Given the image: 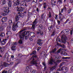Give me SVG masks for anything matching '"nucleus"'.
<instances>
[{
  "mask_svg": "<svg viewBox=\"0 0 73 73\" xmlns=\"http://www.w3.org/2000/svg\"><path fill=\"white\" fill-rule=\"evenodd\" d=\"M40 49H41V47H39L38 48L37 50H39Z\"/></svg>",
  "mask_w": 73,
  "mask_h": 73,
  "instance_id": "obj_49",
  "label": "nucleus"
},
{
  "mask_svg": "<svg viewBox=\"0 0 73 73\" xmlns=\"http://www.w3.org/2000/svg\"><path fill=\"white\" fill-rule=\"evenodd\" d=\"M6 42H7V39H3L1 42V45H5V44L6 43Z\"/></svg>",
  "mask_w": 73,
  "mask_h": 73,
  "instance_id": "obj_12",
  "label": "nucleus"
},
{
  "mask_svg": "<svg viewBox=\"0 0 73 73\" xmlns=\"http://www.w3.org/2000/svg\"><path fill=\"white\" fill-rule=\"evenodd\" d=\"M4 26L5 27H6V26H7V24H6L5 23L4 24Z\"/></svg>",
  "mask_w": 73,
  "mask_h": 73,
  "instance_id": "obj_60",
  "label": "nucleus"
},
{
  "mask_svg": "<svg viewBox=\"0 0 73 73\" xmlns=\"http://www.w3.org/2000/svg\"><path fill=\"white\" fill-rule=\"evenodd\" d=\"M29 40H30V41H32L33 40L32 38H30Z\"/></svg>",
  "mask_w": 73,
  "mask_h": 73,
  "instance_id": "obj_59",
  "label": "nucleus"
},
{
  "mask_svg": "<svg viewBox=\"0 0 73 73\" xmlns=\"http://www.w3.org/2000/svg\"><path fill=\"white\" fill-rule=\"evenodd\" d=\"M61 54H63L64 56H67V53L66 52H62L61 53Z\"/></svg>",
  "mask_w": 73,
  "mask_h": 73,
  "instance_id": "obj_30",
  "label": "nucleus"
},
{
  "mask_svg": "<svg viewBox=\"0 0 73 73\" xmlns=\"http://www.w3.org/2000/svg\"><path fill=\"white\" fill-rule=\"evenodd\" d=\"M19 43L20 44H21L23 43V41L21 40H19Z\"/></svg>",
  "mask_w": 73,
  "mask_h": 73,
  "instance_id": "obj_35",
  "label": "nucleus"
},
{
  "mask_svg": "<svg viewBox=\"0 0 73 73\" xmlns=\"http://www.w3.org/2000/svg\"><path fill=\"white\" fill-rule=\"evenodd\" d=\"M35 72H36V70H33L32 71V72H33V73H35Z\"/></svg>",
  "mask_w": 73,
  "mask_h": 73,
  "instance_id": "obj_57",
  "label": "nucleus"
},
{
  "mask_svg": "<svg viewBox=\"0 0 73 73\" xmlns=\"http://www.w3.org/2000/svg\"><path fill=\"white\" fill-rule=\"evenodd\" d=\"M22 25L21 23L20 22H18L16 24H15V23H13V25L12 26V29L13 31H15L16 30V28L17 27H19L20 28L21 27Z\"/></svg>",
  "mask_w": 73,
  "mask_h": 73,
  "instance_id": "obj_3",
  "label": "nucleus"
},
{
  "mask_svg": "<svg viewBox=\"0 0 73 73\" xmlns=\"http://www.w3.org/2000/svg\"><path fill=\"white\" fill-rule=\"evenodd\" d=\"M61 51V49H60L57 51L58 53H60V51Z\"/></svg>",
  "mask_w": 73,
  "mask_h": 73,
  "instance_id": "obj_50",
  "label": "nucleus"
},
{
  "mask_svg": "<svg viewBox=\"0 0 73 73\" xmlns=\"http://www.w3.org/2000/svg\"><path fill=\"white\" fill-rule=\"evenodd\" d=\"M53 62H54V61L53 60V59L52 58H51V59L50 61V64H52Z\"/></svg>",
  "mask_w": 73,
  "mask_h": 73,
  "instance_id": "obj_20",
  "label": "nucleus"
},
{
  "mask_svg": "<svg viewBox=\"0 0 73 73\" xmlns=\"http://www.w3.org/2000/svg\"><path fill=\"white\" fill-rule=\"evenodd\" d=\"M17 11H18L19 12H21L22 11V7H17Z\"/></svg>",
  "mask_w": 73,
  "mask_h": 73,
  "instance_id": "obj_16",
  "label": "nucleus"
},
{
  "mask_svg": "<svg viewBox=\"0 0 73 73\" xmlns=\"http://www.w3.org/2000/svg\"><path fill=\"white\" fill-rule=\"evenodd\" d=\"M38 30H39V31L37 32V34H39V33H40L41 36H43V32L41 31L42 30V28H43V26L42 25H40L39 27H38Z\"/></svg>",
  "mask_w": 73,
  "mask_h": 73,
  "instance_id": "obj_4",
  "label": "nucleus"
},
{
  "mask_svg": "<svg viewBox=\"0 0 73 73\" xmlns=\"http://www.w3.org/2000/svg\"><path fill=\"white\" fill-rule=\"evenodd\" d=\"M71 71H72V72H73V66L71 67Z\"/></svg>",
  "mask_w": 73,
  "mask_h": 73,
  "instance_id": "obj_47",
  "label": "nucleus"
},
{
  "mask_svg": "<svg viewBox=\"0 0 73 73\" xmlns=\"http://www.w3.org/2000/svg\"><path fill=\"white\" fill-rule=\"evenodd\" d=\"M42 6V4H40L38 5V7H41Z\"/></svg>",
  "mask_w": 73,
  "mask_h": 73,
  "instance_id": "obj_58",
  "label": "nucleus"
},
{
  "mask_svg": "<svg viewBox=\"0 0 73 73\" xmlns=\"http://www.w3.org/2000/svg\"><path fill=\"white\" fill-rule=\"evenodd\" d=\"M67 12L68 13H70L71 12V9H69L67 11Z\"/></svg>",
  "mask_w": 73,
  "mask_h": 73,
  "instance_id": "obj_33",
  "label": "nucleus"
},
{
  "mask_svg": "<svg viewBox=\"0 0 73 73\" xmlns=\"http://www.w3.org/2000/svg\"><path fill=\"white\" fill-rule=\"evenodd\" d=\"M56 3V2H55L53 0H51V3L52 4V3Z\"/></svg>",
  "mask_w": 73,
  "mask_h": 73,
  "instance_id": "obj_39",
  "label": "nucleus"
},
{
  "mask_svg": "<svg viewBox=\"0 0 73 73\" xmlns=\"http://www.w3.org/2000/svg\"><path fill=\"white\" fill-rule=\"evenodd\" d=\"M57 23H58V24L60 25V21L58 20L57 21Z\"/></svg>",
  "mask_w": 73,
  "mask_h": 73,
  "instance_id": "obj_51",
  "label": "nucleus"
},
{
  "mask_svg": "<svg viewBox=\"0 0 73 73\" xmlns=\"http://www.w3.org/2000/svg\"><path fill=\"white\" fill-rule=\"evenodd\" d=\"M7 61L8 62H11V58H9V56L7 58Z\"/></svg>",
  "mask_w": 73,
  "mask_h": 73,
  "instance_id": "obj_28",
  "label": "nucleus"
},
{
  "mask_svg": "<svg viewBox=\"0 0 73 73\" xmlns=\"http://www.w3.org/2000/svg\"><path fill=\"white\" fill-rule=\"evenodd\" d=\"M13 45H17V43H16V42H13Z\"/></svg>",
  "mask_w": 73,
  "mask_h": 73,
  "instance_id": "obj_41",
  "label": "nucleus"
},
{
  "mask_svg": "<svg viewBox=\"0 0 73 73\" xmlns=\"http://www.w3.org/2000/svg\"><path fill=\"white\" fill-rule=\"evenodd\" d=\"M37 24V20L36 19L33 23V25L32 26V29H35V25H36Z\"/></svg>",
  "mask_w": 73,
  "mask_h": 73,
  "instance_id": "obj_7",
  "label": "nucleus"
},
{
  "mask_svg": "<svg viewBox=\"0 0 73 73\" xmlns=\"http://www.w3.org/2000/svg\"><path fill=\"white\" fill-rule=\"evenodd\" d=\"M42 41V40L40 39H38V43H39V42H41Z\"/></svg>",
  "mask_w": 73,
  "mask_h": 73,
  "instance_id": "obj_37",
  "label": "nucleus"
},
{
  "mask_svg": "<svg viewBox=\"0 0 73 73\" xmlns=\"http://www.w3.org/2000/svg\"><path fill=\"white\" fill-rule=\"evenodd\" d=\"M38 45H40V46H41V45H42V42H40L39 43H38Z\"/></svg>",
  "mask_w": 73,
  "mask_h": 73,
  "instance_id": "obj_36",
  "label": "nucleus"
},
{
  "mask_svg": "<svg viewBox=\"0 0 73 73\" xmlns=\"http://www.w3.org/2000/svg\"><path fill=\"white\" fill-rule=\"evenodd\" d=\"M48 15L49 17H51L52 16L51 15V13H50V12L49 13V14Z\"/></svg>",
  "mask_w": 73,
  "mask_h": 73,
  "instance_id": "obj_45",
  "label": "nucleus"
},
{
  "mask_svg": "<svg viewBox=\"0 0 73 73\" xmlns=\"http://www.w3.org/2000/svg\"><path fill=\"white\" fill-rule=\"evenodd\" d=\"M16 61H19L20 62V59H19V60H16Z\"/></svg>",
  "mask_w": 73,
  "mask_h": 73,
  "instance_id": "obj_62",
  "label": "nucleus"
},
{
  "mask_svg": "<svg viewBox=\"0 0 73 73\" xmlns=\"http://www.w3.org/2000/svg\"><path fill=\"white\" fill-rule=\"evenodd\" d=\"M4 27L3 26H2L0 27V31L1 32H2L4 31Z\"/></svg>",
  "mask_w": 73,
  "mask_h": 73,
  "instance_id": "obj_21",
  "label": "nucleus"
},
{
  "mask_svg": "<svg viewBox=\"0 0 73 73\" xmlns=\"http://www.w3.org/2000/svg\"><path fill=\"white\" fill-rule=\"evenodd\" d=\"M9 45L10 46H12V45H13V42L10 43Z\"/></svg>",
  "mask_w": 73,
  "mask_h": 73,
  "instance_id": "obj_44",
  "label": "nucleus"
},
{
  "mask_svg": "<svg viewBox=\"0 0 73 73\" xmlns=\"http://www.w3.org/2000/svg\"><path fill=\"white\" fill-rule=\"evenodd\" d=\"M12 70H11L10 69L8 71L9 73H11V71Z\"/></svg>",
  "mask_w": 73,
  "mask_h": 73,
  "instance_id": "obj_54",
  "label": "nucleus"
},
{
  "mask_svg": "<svg viewBox=\"0 0 73 73\" xmlns=\"http://www.w3.org/2000/svg\"><path fill=\"white\" fill-rule=\"evenodd\" d=\"M62 3V0H58V3L59 4H61Z\"/></svg>",
  "mask_w": 73,
  "mask_h": 73,
  "instance_id": "obj_27",
  "label": "nucleus"
},
{
  "mask_svg": "<svg viewBox=\"0 0 73 73\" xmlns=\"http://www.w3.org/2000/svg\"><path fill=\"white\" fill-rule=\"evenodd\" d=\"M62 17H64V15H62V14H61V13H59V19L61 21L62 20Z\"/></svg>",
  "mask_w": 73,
  "mask_h": 73,
  "instance_id": "obj_13",
  "label": "nucleus"
},
{
  "mask_svg": "<svg viewBox=\"0 0 73 73\" xmlns=\"http://www.w3.org/2000/svg\"><path fill=\"white\" fill-rule=\"evenodd\" d=\"M7 39H8L9 37V36H8V35H7Z\"/></svg>",
  "mask_w": 73,
  "mask_h": 73,
  "instance_id": "obj_61",
  "label": "nucleus"
},
{
  "mask_svg": "<svg viewBox=\"0 0 73 73\" xmlns=\"http://www.w3.org/2000/svg\"><path fill=\"white\" fill-rule=\"evenodd\" d=\"M65 35H68L69 33V31L67 29H64L63 31Z\"/></svg>",
  "mask_w": 73,
  "mask_h": 73,
  "instance_id": "obj_19",
  "label": "nucleus"
},
{
  "mask_svg": "<svg viewBox=\"0 0 73 73\" xmlns=\"http://www.w3.org/2000/svg\"><path fill=\"white\" fill-rule=\"evenodd\" d=\"M56 48H54V50H52V52H55L56 51Z\"/></svg>",
  "mask_w": 73,
  "mask_h": 73,
  "instance_id": "obj_46",
  "label": "nucleus"
},
{
  "mask_svg": "<svg viewBox=\"0 0 73 73\" xmlns=\"http://www.w3.org/2000/svg\"><path fill=\"white\" fill-rule=\"evenodd\" d=\"M7 20V17L3 18L2 19V23H3L4 22H5Z\"/></svg>",
  "mask_w": 73,
  "mask_h": 73,
  "instance_id": "obj_14",
  "label": "nucleus"
},
{
  "mask_svg": "<svg viewBox=\"0 0 73 73\" xmlns=\"http://www.w3.org/2000/svg\"><path fill=\"white\" fill-rule=\"evenodd\" d=\"M59 70V71H62V72H67L68 71V68L65 66L62 67H60Z\"/></svg>",
  "mask_w": 73,
  "mask_h": 73,
  "instance_id": "obj_5",
  "label": "nucleus"
},
{
  "mask_svg": "<svg viewBox=\"0 0 73 73\" xmlns=\"http://www.w3.org/2000/svg\"><path fill=\"white\" fill-rule=\"evenodd\" d=\"M4 12L1 11V13L0 14L2 16H5L7 15L8 14V13L10 12L11 11L9 10V8L8 7L5 6L4 7Z\"/></svg>",
  "mask_w": 73,
  "mask_h": 73,
  "instance_id": "obj_1",
  "label": "nucleus"
},
{
  "mask_svg": "<svg viewBox=\"0 0 73 73\" xmlns=\"http://www.w3.org/2000/svg\"><path fill=\"white\" fill-rule=\"evenodd\" d=\"M71 2L72 3H73V0H71Z\"/></svg>",
  "mask_w": 73,
  "mask_h": 73,
  "instance_id": "obj_63",
  "label": "nucleus"
},
{
  "mask_svg": "<svg viewBox=\"0 0 73 73\" xmlns=\"http://www.w3.org/2000/svg\"><path fill=\"white\" fill-rule=\"evenodd\" d=\"M21 31L20 32V36L21 38V39H23V38H24V37H25V33H26V35H29V34H33V35H35V33L33 32H31V33L30 31H27L26 32H24L23 33H21Z\"/></svg>",
  "mask_w": 73,
  "mask_h": 73,
  "instance_id": "obj_2",
  "label": "nucleus"
},
{
  "mask_svg": "<svg viewBox=\"0 0 73 73\" xmlns=\"http://www.w3.org/2000/svg\"><path fill=\"white\" fill-rule=\"evenodd\" d=\"M70 35H72V34H73V33L72 32V30H71V31H70Z\"/></svg>",
  "mask_w": 73,
  "mask_h": 73,
  "instance_id": "obj_52",
  "label": "nucleus"
},
{
  "mask_svg": "<svg viewBox=\"0 0 73 73\" xmlns=\"http://www.w3.org/2000/svg\"><path fill=\"white\" fill-rule=\"evenodd\" d=\"M26 69H27V70L28 69H29V67H26Z\"/></svg>",
  "mask_w": 73,
  "mask_h": 73,
  "instance_id": "obj_64",
  "label": "nucleus"
},
{
  "mask_svg": "<svg viewBox=\"0 0 73 73\" xmlns=\"http://www.w3.org/2000/svg\"><path fill=\"white\" fill-rule=\"evenodd\" d=\"M46 3H44L43 4V8L44 9L46 8Z\"/></svg>",
  "mask_w": 73,
  "mask_h": 73,
  "instance_id": "obj_29",
  "label": "nucleus"
},
{
  "mask_svg": "<svg viewBox=\"0 0 73 73\" xmlns=\"http://www.w3.org/2000/svg\"><path fill=\"white\" fill-rule=\"evenodd\" d=\"M7 1L9 2H8V5L9 7H11L12 6V2H11V1L10 0H7Z\"/></svg>",
  "mask_w": 73,
  "mask_h": 73,
  "instance_id": "obj_15",
  "label": "nucleus"
},
{
  "mask_svg": "<svg viewBox=\"0 0 73 73\" xmlns=\"http://www.w3.org/2000/svg\"><path fill=\"white\" fill-rule=\"evenodd\" d=\"M11 28H12V25H8L7 27L6 31H10Z\"/></svg>",
  "mask_w": 73,
  "mask_h": 73,
  "instance_id": "obj_11",
  "label": "nucleus"
},
{
  "mask_svg": "<svg viewBox=\"0 0 73 73\" xmlns=\"http://www.w3.org/2000/svg\"><path fill=\"white\" fill-rule=\"evenodd\" d=\"M57 62H60L61 60H58L57 61Z\"/></svg>",
  "mask_w": 73,
  "mask_h": 73,
  "instance_id": "obj_53",
  "label": "nucleus"
},
{
  "mask_svg": "<svg viewBox=\"0 0 73 73\" xmlns=\"http://www.w3.org/2000/svg\"><path fill=\"white\" fill-rule=\"evenodd\" d=\"M36 54V51H34L33 52L32 54H31L30 55L31 56V55L32 54Z\"/></svg>",
  "mask_w": 73,
  "mask_h": 73,
  "instance_id": "obj_32",
  "label": "nucleus"
},
{
  "mask_svg": "<svg viewBox=\"0 0 73 73\" xmlns=\"http://www.w3.org/2000/svg\"><path fill=\"white\" fill-rule=\"evenodd\" d=\"M11 57L12 58H14V56L13 55H11Z\"/></svg>",
  "mask_w": 73,
  "mask_h": 73,
  "instance_id": "obj_56",
  "label": "nucleus"
},
{
  "mask_svg": "<svg viewBox=\"0 0 73 73\" xmlns=\"http://www.w3.org/2000/svg\"><path fill=\"white\" fill-rule=\"evenodd\" d=\"M12 19H10L9 21V25H12Z\"/></svg>",
  "mask_w": 73,
  "mask_h": 73,
  "instance_id": "obj_26",
  "label": "nucleus"
},
{
  "mask_svg": "<svg viewBox=\"0 0 73 73\" xmlns=\"http://www.w3.org/2000/svg\"><path fill=\"white\" fill-rule=\"evenodd\" d=\"M66 36L64 37L63 36H62V42L65 43L66 42Z\"/></svg>",
  "mask_w": 73,
  "mask_h": 73,
  "instance_id": "obj_10",
  "label": "nucleus"
},
{
  "mask_svg": "<svg viewBox=\"0 0 73 73\" xmlns=\"http://www.w3.org/2000/svg\"><path fill=\"white\" fill-rule=\"evenodd\" d=\"M2 73H7V71L4 70L2 72Z\"/></svg>",
  "mask_w": 73,
  "mask_h": 73,
  "instance_id": "obj_43",
  "label": "nucleus"
},
{
  "mask_svg": "<svg viewBox=\"0 0 73 73\" xmlns=\"http://www.w3.org/2000/svg\"><path fill=\"white\" fill-rule=\"evenodd\" d=\"M4 47H2L1 48H0V52H4Z\"/></svg>",
  "mask_w": 73,
  "mask_h": 73,
  "instance_id": "obj_22",
  "label": "nucleus"
},
{
  "mask_svg": "<svg viewBox=\"0 0 73 73\" xmlns=\"http://www.w3.org/2000/svg\"><path fill=\"white\" fill-rule=\"evenodd\" d=\"M5 36V34L4 33H0V36L1 37H3Z\"/></svg>",
  "mask_w": 73,
  "mask_h": 73,
  "instance_id": "obj_24",
  "label": "nucleus"
},
{
  "mask_svg": "<svg viewBox=\"0 0 73 73\" xmlns=\"http://www.w3.org/2000/svg\"><path fill=\"white\" fill-rule=\"evenodd\" d=\"M6 31H7L6 35H9L10 34H11L12 33L10 30H8Z\"/></svg>",
  "mask_w": 73,
  "mask_h": 73,
  "instance_id": "obj_23",
  "label": "nucleus"
},
{
  "mask_svg": "<svg viewBox=\"0 0 73 73\" xmlns=\"http://www.w3.org/2000/svg\"><path fill=\"white\" fill-rule=\"evenodd\" d=\"M42 64H43V66H45V67L44 68V69H46V67H45L46 66V65L45 64V62H44L43 63H42Z\"/></svg>",
  "mask_w": 73,
  "mask_h": 73,
  "instance_id": "obj_34",
  "label": "nucleus"
},
{
  "mask_svg": "<svg viewBox=\"0 0 73 73\" xmlns=\"http://www.w3.org/2000/svg\"><path fill=\"white\" fill-rule=\"evenodd\" d=\"M15 47H16L15 46H13L11 47V50H15Z\"/></svg>",
  "mask_w": 73,
  "mask_h": 73,
  "instance_id": "obj_31",
  "label": "nucleus"
},
{
  "mask_svg": "<svg viewBox=\"0 0 73 73\" xmlns=\"http://www.w3.org/2000/svg\"><path fill=\"white\" fill-rule=\"evenodd\" d=\"M55 32L54 31L53 33H52V36H54V35H55Z\"/></svg>",
  "mask_w": 73,
  "mask_h": 73,
  "instance_id": "obj_40",
  "label": "nucleus"
},
{
  "mask_svg": "<svg viewBox=\"0 0 73 73\" xmlns=\"http://www.w3.org/2000/svg\"><path fill=\"white\" fill-rule=\"evenodd\" d=\"M0 4L1 5H4L5 4V0H2L0 1Z\"/></svg>",
  "mask_w": 73,
  "mask_h": 73,
  "instance_id": "obj_17",
  "label": "nucleus"
},
{
  "mask_svg": "<svg viewBox=\"0 0 73 73\" xmlns=\"http://www.w3.org/2000/svg\"><path fill=\"white\" fill-rule=\"evenodd\" d=\"M52 26H49L48 27V29L50 30H51V29L52 28Z\"/></svg>",
  "mask_w": 73,
  "mask_h": 73,
  "instance_id": "obj_38",
  "label": "nucleus"
},
{
  "mask_svg": "<svg viewBox=\"0 0 73 73\" xmlns=\"http://www.w3.org/2000/svg\"><path fill=\"white\" fill-rule=\"evenodd\" d=\"M18 14L19 15H18V16L17 15L16 16L15 19V21H18V20H19V19H20V17L19 16H21V14H20V13L19 12L18 13Z\"/></svg>",
  "mask_w": 73,
  "mask_h": 73,
  "instance_id": "obj_9",
  "label": "nucleus"
},
{
  "mask_svg": "<svg viewBox=\"0 0 73 73\" xmlns=\"http://www.w3.org/2000/svg\"><path fill=\"white\" fill-rule=\"evenodd\" d=\"M58 17V15H55V19H58V18L57 17Z\"/></svg>",
  "mask_w": 73,
  "mask_h": 73,
  "instance_id": "obj_42",
  "label": "nucleus"
},
{
  "mask_svg": "<svg viewBox=\"0 0 73 73\" xmlns=\"http://www.w3.org/2000/svg\"><path fill=\"white\" fill-rule=\"evenodd\" d=\"M14 6H16V5H18L19 4H20V1L19 0H17V1L14 0Z\"/></svg>",
  "mask_w": 73,
  "mask_h": 73,
  "instance_id": "obj_8",
  "label": "nucleus"
},
{
  "mask_svg": "<svg viewBox=\"0 0 73 73\" xmlns=\"http://www.w3.org/2000/svg\"><path fill=\"white\" fill-rule=\"evenodd\" d=\"M8 56V54L7 53H6L5 54V57H6V56Z\"/></svg>",
  "mask_w": 73,
  "mask_h": 73,
  "instance_id": "obj_55",
  "label": "nucleus"
},
{
  "mask_svg": "<svg viewBox=\"0 0 73 73\" xmlns=\"http://www.w3.org/2000/svg\"><path fill=\"white\" fill-rule=\"evenodd\" d=\"M5 66H6V65H8V64L6 63H4L3 64Z\"/></svg>",
  "mask_w": 73,
  "mask_h": 73,
  "instance_id": "obj_48",
  "label": "nucleus"
},
{
  "mask_svg": "<svg viewBox=\"0 0 73 73\" xmlns=\"http://www.w3.org/2000/svg\"><path fill=\"white\" fill-rule=\"evenodd\" d=\"M64 11H66V7H64L61 10V13H63Z\"/></svg>",
  "mask_w": 73,
  "mask_h": 73,
  "instance_id": "obj_25",
  "label": "nucleus"
},
{
  "mask_svg": "<svg viewBox=\"0 0 73 73\" xmlns=\"http://www.w3.org/2000/svg\"><path fill=\"white\" fill-rule=\"evenodd\" d=\"M36 57L37 56L33 55V57L31 58V60H33L31 62V64H37L36 60L35 61L34 59L33 58L34 57Z\"/></svg>",
  "mask_w": 73,
  "mask_h": 73,
  "instance_id": "obj_6",
  "label": "nucleus"
},
{
  "mask_svg": "<svg viewBox=\"0 0 73 73\" xmlns=\"http://www.w3.org/2000/svg\"><path fill=\"white\" fill-rule=\"evenodd\" d=\"M22 6L25 7H27V5L25 2H22Z\"/></svg>",
  "mask_w": 73,
  "mask_h": 73,
  "instance_id": "obj_18",
  "label": "nucleus"
}]
</instances>
